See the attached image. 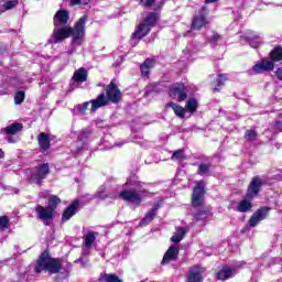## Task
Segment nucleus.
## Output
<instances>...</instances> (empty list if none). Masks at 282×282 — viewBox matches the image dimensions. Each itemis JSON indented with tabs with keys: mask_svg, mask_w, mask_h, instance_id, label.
I'll use <instances>...</instances> for the list:
<instances>
[{
	"mask_svg": "<svg viewBox=\"0 0 282 282\" xmlns=\"http://www.w3.org/2000/svg\"><path fill=\"white\" fill-rule=\"evenodd\" d=\"M178 254H180V247L171 246L163 257L162 265H166L171 263V261H176Z\"/></svg>",
	"mask_w": 282,
	"mask_h": 282,
	"instance_id": "15",
	"label": "nucleus"
},
{
	"mask_svg": "<svg viewBox=\"0 0 282 282\" xmlns=\"http://www.w3.org/2000/svg\"><path fill=\"white\" fill-rule=\"evenodd\" d=\"M206 217H208V212H198L194 215V219H196V221H203Z\"/></svg>",
	"mask_w": 282,
	"mask_h": 282,
	"instance_id": "37",
	"label": "nucleus"
},
{
	"mask_svg": "<svg viewBox=\"0 0 282 282\" xmlns=\"http://www.w3.org/2000/svg\"><path fill=\"white\" fill-rule=\"evenodd\" d=\"M248 39H249L250 46L253 47L254 50H257V47H259V45H261V36L251 35V36H248Z\"/></svg>",
	"mask_w": 282,
	"mask_h": 282,
	"instance_id": "32",
	"label": "nucleus"
},
{
	"mask_svg": "<svg viewBox=\"0 0 282 282\" xmlns=\"http://www.w3.org/2000/svg\"><path fill=\"white\" fill-rule=\"evenodd\" d=\"M37 140L43 151H47V149H50V137L45 132L40 133Z\"/></svg>",
	"mask_w": 282,
	"mask_h": 282,
	"instance_id": "25",
	"label": "nucleus"
},
{
	"mask_svg": "<svg viewBox=\"0 0 282 282\" xmlns=\"http://www.w3.org/2000/svg\"><path fill=\"white\" fill-rule=\"evenodd\" d=\"M149 195V191L144 188V185L138 183L133 188L128 191H122L119 193V197L123 199V202H130V204H135L140 206L142 204V199Z\"/></svg>",
	"mask_w": 282,
	"mask_h": 282,
	"instance_id": "4",
	"label": "nucleus"
},
{
	"mask_svg": "<svg viewBox=\"0 0 282 282\" xmlns=\"http://www.w3.org/2000/svg\"><path fill=\"white\" fill-rule=\"evenodd\" d=\"M100 282H122L116 274H104L99 279Z\"/></svg>",
	"mask_w": 282,
	"mask_h": 282,
	"instance_id": "30",
	"label": "nucleus"
},
{
	"mask_svg": "<svg viewBox=\"0 0 282 282\" xmlns=\"http://www.w3.org/2000/svg\"><path fill=\"white\" fill-rule=\"evenodd\" d=\"M197 107H199L197 99L192 97L186 101L185 109H187L189 113H195V111H197Z\"/></svg>",
	"mask_w": 282,
	"mask_h": 282,
	"instance_id": "28",
	"label": "nucleus"
},
{
	"mask_svg": "<svg viewBox=\"0 0 282 282\" xmlns=\"http://www.w3.org/2000/svg\"><path fill=\"white\" fill-rule=\"evenodd\" d=\"M252 208V204L249 200H241L238 205L239 213H246Z\"/></svg>",
	"mask_w": 282,
	"mask_h": 282,
	"instance_id": "31",
	"label": "nucleus"
},
{
	"mask_svg": "<svg viewBox=\"0 0 282 282\" xmlns=\"http://www.w3.org/2000/svg\"><path fill=\"white\" fill-rule=\"evenodd\" d=\"M165 107H170L171 109H173L175 116H177V118H185L186 116V109L175 102H170L167 105H165Z\"/></svg>",
	"mask_w": 282,
	"mask_h": 282,
	"instance_id": "22",
	"label": "nucleus"
},
{
	"mask_svg": "<svg viewBox=\"0 0 282 282\" xmlns=\"http://www.w3.org/2000/svg\"><path fill=\"white\" fill-rule=\"evenodd\" d=\"M96 197H99V199H107V197H110V199H118V194L107 195L105 192H97Z\"/></svg>",
	"mask_w": 282,
	"mask_h": 282,
	"instance_id": "35",
	"label": "nucleus"
},
{
	"mask_svg": "<svg viewBox=\"0 0 282 282\" xmlns=\"http://www.w3.org/2000/svg\"><path fill=\"white\" fill-rule=\"evenodd\" d=\"M25 100V93L23 90H20L14 96V102L15 105H21Z\"/></svg>",
	"mask_w": 282,
	"mask_h": 282,
	"instance_id": "36",
	"label": "nucleus"
},
{
	"mask_svg": "<svg viewBox=\"0 0 282 282\" xmlns=\"http://www.w3.org/2000/svg\"><path fill=\"white\" fill-rule=\"evenodd\" d=\"M275 129H276V131H282V121L275 122Z\"/></svg>",
	"mask_w": 282,
	"mask_h": 282,
	"instance_id": "47",
	"label": "nucleus"
},
{
	"mask_svg": "<svg viewBox=\"0 0 282 282\" xmlns=\"http://www.w3.org/2000/svg\"><path fill=\"white\" fill-rule=\"evenodd\" d=\"M160 208V204H155L154 207L145 214V217L140 221V226H149L155 216L158 215V209Z\"/></svg>",
	"mask_w": 282,
	"mask_h": 282,
	"instance_id": "19",
	"label": "nucleus"
},
{
	"mask_svg": "<svg viewBox=\"0 0 282 282\" xmlns=\"http://www.w3.org/2000/svg\"><path fill=\"white\" fill-rule=\"evenodd\" d=\"M170 97L173 98V100H178V102H184L188 96L186 95V87L184 84H176L170 88Z\"/></svg>",
	"mask_w": 282,
	"mask_h": 282,
	"instance_id": "9",
	"label": "nucleus"
},
{
	"mask_svg": "<svg viewBox=\"0 0 282 282\" xmlns=\"http://www.w3.org/2000/svg\"><path fill=\"white\" fill-rule=\"evenodd\" d=\"M18 3H19V0L0 1V8H3L0 10V14H2V12H6V10H12V9L17 8Z\"/></svg>",
	"mask_w": 282,
	"mask_h": 282,
	"instance_id": "23",
	"label": "nucleus"
},
{
	"mask_svg": "<svg viewBox=\"0 0 282 282\" xmlns=\"http://www.w3.org/2000/svg\"><path fill=\"white\" fill-rule=\"evenodd\" d=\"M226 80H228V78H226V76L219 75V76L216 78L217 87H221V85H224V83H226Z\"/></svg>",
	"mask_w": 282,
	"mask_h": 282,
	"instance_id": "41",
	"label": "nucleus"
},
{
	"mask_svg": "<svg viewBox=\"0 0 282 282\" xmlns=\"http://www.w3.org/2000/svg\"><path fill=\"white\" fill-rule=\"evenodd\" d=\"M90 102V113H96L98 109L107 107L109 105V99L105 94H100L96 99H93Z\"/></svg>",
	"mask_w": 282,
	"mask_h": 282,
	"instance_id": "14",
	"label": "nucleus"
},
{
	"mask_svg": "<svg viewBox=\"0 0 282 282\" xmlns=\"http://www.w3.org/2000/svg\"><path fill=\"white\" fill-rule=\"evenodd\" d=\"M153 67H155V61H153L151 58H147L144 61V63L141 64V66H140L142 76H149V74L151 73V69H153Z\"/></svg>",
	"mask_w": 282,
	"mask_h": 282,
	"instance_id": "21",
	"label": "nucleus"
},
{
	"mask_svg": "<svg viewBox=\"0 0 282 282\" xmlns=\"http://www.w3.org/2000/svg\"><path fill=\"white\" fill-rule=\"evenodd\" d=\"M204 188H206L204 181H198L192 195V206H194V208H197L204 204Z\"/></svg>",
	"mask_w": 282,
	"mask_h": 282,
	"instance_id": "6",
	"label": "nucleus"
},
{
	"mask_svg": "<svg viewBox=\"0 0 282 282\" xmlns=\"http://www.w3.org/2000/svg\"><path fill=\"white\" fill-rule=\"evenodd\" d=\"M155 21H158V14L150 13L143 21V23L139 24L134 33L132 34L131 43L132 45H138L140 39H144L149 32H151V28L155 25Z\"/></svg>",
	"mask_w": 282,
	"mask_h": 282,
	"instance_id": "5",
	"label": "nucleus"
},
{
	"mask_svg": "<svg viewBox=\"0 0 282 282\" xmlns=\"http://www.w3.org/2000/svg\"><path fill=\"white\" fill-rule=\"evenodd\" d=\"M184 151L183 150H176L173 154H172V160H184Z\"/></svg>",
	"mask_w": 282,
	"mask_h": 282,
	"instance_id": "38",
	"label": "nucleus"
},
{
	"mask_svg": "<svg viewBox=\"0 0 282 282\" xmlns=\"http://www.w3.org/2000/svg\"><path fill=\"white\" fill-rule=\"evenodd\" d=\"M82 0H70L72 6H78Z\"/></svg>",
	"mask_w": 282,
	"mask_h": 282,
	"instance_id": "48",
	"label": "nucleus"
},
{
	"mask_svg": "<svg viewBox=\"0 0 282 282\" xmlns=\"http://www.w3.org/2000/svg\"><path fill=\"white\" fill-rule=\"evenodd\" d=\"M50 175V165L47 163H44L42 165H37L32 174H31V180L32 182H35V184H41L45 177Z\"/></svg>",
	"mask_w": 282,
	"mask_h": 282,
	"instance_id": "7",
	"label": "nucleus"
},
{
	"mask_svg": "<svg viewBox=\"0 0 282 282\" xmlns=\"http://www.w3.org/2000/svg\"><path fill=\"white\" fill-rule=\"evenodd\" d=\"M219 0H205V3H217Z\"/></svg>",
	"mask_w": 282,
	"mask_h": 282,
	"instance_id": "50",
	"label": "nucleus"
},
{
	"mask_svg": "<svg viewBox=\"0 0 282 282\" xmlns=\"http://www.w3.org/2000/svg\"><path fill=\"white\" fill-rule=\"evenodd\" d=\"M163 1V3L166 1V0H162Z\"/></svg>",
	"mask_w": 282,
	"mask_h": 282,
	"instance_id": "53",
	"label": "nucleus"
},
{
	"mask_svg": "<svg viewBox=\"0 0 282 282\" xmlns=\"http://www.w3.org/2000/svg\"><path fill=\"white\" fill-rule=\"evenodd\" d=\"M77 150H75V153H80V151H83V149H85V143L82 141V140H79V141H77Z\"/></svg>",
	"mask_w": 282,
	"mask_h": 282,
	"instance_id": "43",
	"label": "nucleus"
},
{
	"mask_svg": "<svg viewBox=\"0 0 282 282\" xmlns=\"http://www.w3.org/2000/svg\"><path fill=\"white\" fill-rule=\"evenodd\" d=\"M8 228H10V220L8 217H0V232H4V230H8Z\"/></svg>",
	"mask_w": 282,
	"mask_h": 282,
	"instance_id": "34",
	"label": "nucleus"
},
{
	"mask_svg": "<svg viewBox=\"0 0 282 282\" xmlns=\"http://www.w3.org/2000/svg\"><path fill=\"white\" fill-rule=\"evenodd\" d=\"M270 213V208L268 207H262L260 209H258L250 218L249 220V226L251 228H254L258 226V224L260 221H263V219H265V217H268V214Z\"/></svg>",
	"mask_w": 282,
	"mask_h": 282,
	"instance_id": "13",
	"label": "nucleus"
},
{
	"mask_svg": "<svg viewBox=\"0 0 282 282\" xmlns=\"http://www.w3.org/2000/svg\"><path fill=\"white\" fill-rule=\"evenodd\" d=\"M96 237H98V232H94V231H88L84 236V245H83L84 252H87V250H89L91 246H94V243L96 242Z\"/></svg>",
	"mask_w": 282,
	"mask_h": 282,
	"instance_id": "18",
	"label": "nucleus"
},
{
	"mask_svg": "<svg viewBox=\"0 0 282 282\" xmlns=\"http://www.w3.org/2000/svg\"><path fill=\"white\" fill-rule=\"evenodd\" d=\"M204 270L199 267H194L189 270V273L187 275L188 282H203L204 278L202 276V273Z\"/></svg>",
	"mask_w": 282,
	"mask_h": 282,
	"instance_id": "17",
	"label": "nucleus"
},
{
	"mask_svg": "<svg viewBox=\"0 0 282 282\" xmlns=\"http://www.w3.org/2000/svg\"><path fill=\"white\" fill-rule=\"evenodd\" d=\"M184 235H186V229L180 227L176 229V231L172 236L171 241H173V243H180V241L184 239Z\"/></svg>",
	"mask_w": 282,
	"mask_h": 282,
	"instance_id": "27",
	"label": "nucleus"
},
{
	"mask_svg": "<svg viewBox=\"0 0 282 282\" xmlns=\"http://www.w3.org/2000/svg\"><path fill=\"white\" fill-rule=\"evenodd\" d=\"M275 76H276V78H279V80H282V68H278L275 70Z\"/></svg>",
	"mask_w": 282,
	"mask_h": 282,
	"instance_id": "46",
	"label": "nucleus"
},
{
	"mask_svg": "<svg viewBox=\"0 0 282 282\" xmlns=\"http://www.w3.org/2000/svg\"><path fill=\"white\" fill-rule=\"evenodd\" d=\"M210 163H200L198 165L197 174L198 175H210Z\"/></svg>",
	"mask_w": 282,
	"mask_h": 282,
	"instance_id": "29",
	"label": "nucleus"
},
{
	"mask_svg": "<svg viewBox=\"0 0 282 282\" xmlns=\"http://www.w3.org/2000/svg\"><path fill=\"white\" fill-rule=\"evenodd\" d=\"M22 129H23V124L15 122V123H12L11 126H8L4 129V131L9 135H15V133H19V131H22Z\"/></svg>",
	"mask_w": 282,
	"mask_h": 282,
	"instance_id": "26",
	"label": "nucleus"
},
{
	"mask_svg": "<svg viewBox=\"0 0 282 282\" xmlns=\"http://www.w3.org/2000/svg\"><path fill=\"white\" fill-rule=\"evenodd\" d=\"M206 14H208V9L206 7H203L198 11V13L194 15L192 22V30H202V28L206 26Z\"/></svg>",
	"mask_w": 282,
	"mask_h": 282,
	"instance_id": "10",
	"label": "nucleus"
},
{
	"mask_svg": "<svg viewBox=\"0 0 282 282\" xmlns=\"http://www.w3.org/2000/svg\"><path fill=\"white\" fill-rule=\"evenodd\" d=\"M216 276L219 281L231 279V276H235V269L224 267L220 271L217 272Z\"/></svg>",
	"mask_w": 282,
	"mask_h": 282,
	"instance_id": "20",
	"label": "nucleus"
},
{
	"mask_svg": "<svg viewBox=\"0 0 282 282\" xmlns=\"http://www.w3.org/2000/svg\"><path fill=\"white\" fill-rule=\"evenodd\" d=\"M58 204H61V198L58 196L52 195L48 198V208H53V212H54V208H56V206H58Z\"/></svg>",
	"mask_w": 282,
	"mask_h": 282,
	"instance_id": "33",
	"label": "nucleus"
},
{
	"mask_svg": "<svg viewBox=\"0 0 282 282\" xmlns=\"http://www.w3.org/2000/svg\"><path fill=\"white\" fill-rule=\"evenodd\" d=\"M106 98H108V102H120V98H122V93L120 88L116 85V83L111 82L106 88Z\"/></svg>",
	"mask_w": 282,
	"mask_h": 282,
	"instance_id": "11",
	"label": "nucleus"
},
{
	"mask_svg": "<svg viewBox=\"0 0 282 282\" xmlns=\"http://www.w3.org/2000/svg\"><path fill=\"white\" fill-rule=\"evenodd\" d=\"M3 158V150L0 149V160Z\"/></svg>",
	"mask_w": 282,
	"mask_h": 282,
	"instance_id": "51",
	"label": "nucleus"
},
{
	"mask_svg": "<svg viewBox=\"0 0 282 282\" xmlns=\"http://www.w3.org/2000/svg\"><path fill=\"white\" fill-rule=\"evenodd\" d=\"M69 21V12L67 10H59L54 15V31L50 43H62L65 39H69L73 36L72 40V50L68 51V54H74L76 52V47L78 45H83V41L85 39V23H87V15L82 17L76 23L75 26L72 29L69 26H62L67 25Z\"/></svg>",
	"mask_w": 282,
	"mask_h": 282,
	"instance_id": "1",
	"label": "nucleus"
},
{
	"mask_svg": "<svg viewBox=\"0 0 282 282\" xmlns=\"http://www.w3.org/2000/svg\"><path fill=\"white\" fill-rule=\"evenodd\" d=\"M61 261L58 259H54L50 257V253L43 252L36 264H35V272L39 274L41 272H50V274H58L61 272Z\"/></svg>",
	"mask_w": 282,
	"mask_h": 282,
	"instance_id": "3",
	"label": "nucleus"
},
{
	"mask_svg": "<svg viewBox=\"0 0 282 282\" xmlns=\"http://www.w3.org/2000/svg\"><path fill=\"white\" fill-rule=\"evenodd\" d=\"M35 213L37 215V219H41L42 221H50L51 219H54V208L50 206L43 207L42 205H36Z\"/></svg>",
	"mask_w": 282,
	"mask_h": 282,
	"instance_id": "12",
	"label": "nucleus"
},
{
	"mask_svg": "<svg viewBox=\"0 0 282 282\" xmlns=\"http://www.w3.org/2000/svg\"><path fill=\"white\" fill-rule=\"evenodd\" d=\"M270 58H264L253 65L249 74H263V72H272L274 69V62L279 63L282 61V47L276 46L270 52ZM274 61V62H273Z\"/></svg>",
	"mask_w": 282,
	"mask_h": 282,
	"instance_id": "2",
	"label": "nucleus"
},
{
	"mask_svg": "<svg viewBox=\"0 0 282 282\" xmlns=\"http://www.w3.org/2000/svg\"><path fill=\"white\" fill-rule=\"evenodd\" d=\"M9 144H15V142H19V137L11 135L8 139Z\"/></svg>",
	"mask_w": 282,
	"mask_h": 282,
	"instance_id": "45",
	"label": "nucleus"
},
{
	"mask_svg": "<svg viewBox=\"0 0 282 282\" xmlns=\"http://www.w3.org/2000/svg\"><path fill=\"white\" fill-rule=\"evenodd\" d=\"M126 184H129V182H127Z\"/></svg>",
	"mask_w": 282,
	"mask_h": 282,
	"instance_id": "54",
	"label": "nucleus"
},
{
	"mask_svg": "<svg viewBox=\"0 0 282 282\" xmlns=\"http://www.w3.org/2000/svg\"><path fill=\"white\" fill-rule=\"evenodd\" d=\"M261 186H263V178L254 176L248 186L247 198L254 199V197H258L261 192Z\"/></svg>",
	"mask_w": 282,
	"mask_h": 282,
	"instance_id": "8",
	"label": "nucleus"
},
{
	"mask_svg": "<svg viewBox=\"0 0 282 282\" xmlns=\"http://www.w3.org/2000/svg\"><path fill=\"white\" fill-rule=\"evenodd\" d=\"M246 265V262H237L236 268H243Z\"/></svg>",
	"mask_w": 282,
	"mask_h": 282,
	"instance_id": "49",
	"label": "nucleus"
},
{
	"mask_svg": "<svg viewBox=\"0 0 282 282\" xmlns=\"http://www.w3.org/2000/svg\"><path fill=\"white\" fill-rule=\"evenodd\" d=\"M116 147H122V144H116Z\"/></svg>",
	"mask_w": 282,
	"mask_h": 282,
	"instance_id": "52",
	"label": "nucleus"
},
{
	"mask_svg": "<svg viewBox=\"0 0 282 282\" xmlns=\"http://www.w3.org/2000/svg\"><path fill=\"white\" fill-rule=\"evenodd\" d=\"M245 138L247 140H257V131L247 130L246 133H245Z\"/></svg>",
	"mask_w": 282,
	"mask_h": 282,
	"instance_id": "40",
	"label": "nucleus"
},
{
	"mask_svg": "<svg viewBox=\"0 0 282 282\" xmlns=\"http://www.w3.org/2000/svg\"><path fill=\"white\" fill-rule=\"evenodd\" d=\"M210 43H217V41H221V36L219 34H214L210 39H209Z\"/></svg>",
	"mask_w": 282,
	"mask_h": 282,
	"instance_id": "44",
	"label": "nucleus"
},
{
	"mask_svg": "<svg viewBox=\"0 0 282 282\" xmlns=\"http://www.w3.org/2000/svg\"><path fill=\"white\" fill-rule=\"evenodd\" d=\"M75 83H85L87 80V70L85 68L77 69L73 75Z\"/></svg>",
	"mask_w": 282,
	"mask_h": 282,
	"instance_id": "24",
	"label": "nucleus"
},
{
	"mask_svg": "<svg viewBox=\"0 0 282 282\" xmlns=\"http://www.w3.org/2000/svg\"><path fill=\"white\" fill-rule=\"evenodd\" d=\"M78 206H80V202L74 200L63 213L62 221H69L76 213H78Z\"/></svg>",
	"mask_w": 282,
	"mask_h": 282,
	"instance_id": "16",
	"label": "nucleus"
},
{
	"mask_svg": "<svg viewBox=\"0 0 282 282\" xmlns=\"http://www.w3.org/2000/svg\"><path fill=\"white\" fill-rule=\"evenodd\" d=\"M155 3V0H140V4L144 8H151Z\"/></svg>",
	"mask_w": 282,
	"mask_h": 282,
	"instance_id": "42",
	"label": "nucleus"
},
{
	"mask_svg": "<svg viewBox=\"0 0 282 282\" xmlns=\"http://www.w3.org/2000/svg\"><path fill=\"white\" fill-rule=\"evenodd\" d=\"M91 105V102L86 101L82 105L77 106V111H79V113H85V111H87L88 107Z\"/></svg>",
	"mask_w": 282,
	"mask_h": 282,
	"instance_id": "39",
	"label": "nucleus"
}]
</instances>
